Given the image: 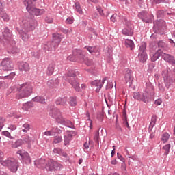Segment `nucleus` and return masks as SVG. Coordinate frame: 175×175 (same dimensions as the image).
<instances>
[{
	"label": "nucleus",
	"instance_id": "39448f33",
	"mask_svg": "<svg viewBox=\"0 0 175 175\" xmlns=\"http://www.w3.org/2000/svg\"><path fill=\"white\" fill-rule=\"evenodd\" d=\"M133 98L139 101L143 102L146 104L150 102V94L148 92H135L133 94Z\"/></svg>",
	"mask_w": 175,
	"mask_h": 175
},
{
	"label": "nucleus",
	"instance_id": "473e14b6",
	"mask_svg": "<svg viewBox=\"0 0 175 175\" xmlns=\"http://www.w3.org/2000/svg\"><path fill=\"white\" fill-rule=\"evenodd\" d=\"M122 33L126 36H131L133 34L132 30H128L126 28L123 29Z\"/></svg>",
	"mask_w": 175,
	"mask_h": 175
},
{
	"label": "nucleus",
	"instance_id": "e433bc0d",
	"mask_svg": "<svg viewBox=\"0 0 175 175\" xmlns=\"http://www.w3.org/2000/svg\"><path fill=\"white\" fill-rule=\"evenodd\" d=\"M170 139V135L167 133H164L162 135L161 141L163 143H166Z\"/></svg>",
	"mask_w": 175,
	"mask_h": 175
},
{
	"label": "nucleus",
	"instance_id": "423d86ee",
	"mask_svg": "<svg viewBox=\"0 0 175 175\" xmlns=\"http://www.w3.org/2000/svg\"><path fill=\"white\" fill-rule=\"evenodd\" d=\"M62 168L63 166L60 163L53 160H49L46 163V169L49 171L60 170Z\"/></svg>",
	"mask_w": 175,
	"mask_h": 175
},
{
	"label": "nucleus",
	"instance_id": "338daca9",
	"mask_svg": "<svg viewBox=\"0 0 175 175\" xmlns=\"http://www.w3.org/2000/svg\"><path fill=\"white\" fill-rule=\"evenodd\" d=\"M53 129H55V135L57 133L59 134L62 133V130L57 127H53Z\"/></svg>",
	"mask_w": 175,
	"mask_h": 175
},
{
	"label": "nucleus",
	"instance_id": "37998d69",
	"mask_svg": "<svg viewBox=\"0 0 175 175\" xmlns=\"http://www.w3.org/2000/svg\"><path fill=\"white\" fill-rule=\"evenodd\" d=\"M138 16L141 18L144 21H145L147 16H148V14L146 12H141L139 13Z\"/></svg>",
	"mask_w": 175,
	"mask_h": 175
},
{
	"label": "nucleus",
	"instance_id": "79ce46f5",
	"mask_svg": "<svg viewBox=\"0 0 175 175\" xmlns=\"http://www.w3.org/2000/svg\"><path fill=\"white\" fill-rule=\"evenodd\" d=\"M15 75L16 74L14 72H11L8 76L2 77L1 79H13Z\"/></svg>",
	"mask_w": 175,
	"mask_h": 175
},
{
	"label": "nucleus",
	"instance_id": "09e8293b",
	"mask_svg": "<svg viewBox=\"0 0 175 175\" xmlns=\"http://www.w3.org/2000/svg\"><path fill=\"white\" fill-rule=\"evenodd\" d=\"M8 129L10 130L11 131H15L17 129V126L16 124H10L8 126Z\"/></svg>",
	"mask_w": 175,
	"mask_h": 175
},
{
	"label": "nucleus",
	"instance_id": "72a5a7b5",
	"mask_svg": "<svg viewBox=\"0 0 175 175\" xmlns=\"http://www.w3.org/2000/svg\"><path fill=\"white\" fill-rule=\"evenodd\" d=\"M71 133H68V135H65L64 137V145L67 146L69 144L70 141L71 140Z\"/></svg>",
	"mask_w": 175,
	"mask_h": 175
},
{
	"label": "nucleus",
	"instance_id": "e2e57ef3",
	"mask_svg": "<svg viewBox=\"0 0 175 175\" xmlns=\"http://www.w3.org/2000/svg\"><path fill=\"white\" fill-rule=\"evenodd\" d=\"M90 141L89 142H85L84 144V149L85 150H88L90 148Z\"/></svg>",
	"mask_w": 175,
	"mask_h": 175
},
{
	"label": "nucleus",
	"instance_id": "2f4dec72",
	"mask_svg": "<svg viewBox=\"0 0 175 175\" xmlns=\"http://www.w3.org/2000/svg\"><path fill=\"white\" fill-rule=\"evenodd\" d=\"M44 135L46 136H55V129L53 128L51 130L44 132Z\"/></svg>",
	"mask_w": 175,
	"mask_h": 175
},
{
	"label": "nucleus",
	"instance_id": "c756f323",
	"mask_svg": "<svg viewBox=\"0 0 175 175\" xmlns=\"http://www.w3.org/2000/svg\"><path fill=\"white\" fill-rule=\"evenodd\" d=\"M75 8L77 12H78L79 14H83V10L81 7L80 6V3L78 2H76L75 3Z\"/></svg>",
	"mask_w": 175,
	"mask_h": 175
},
{
	"label": "nucleus",
	"instance_id": "bb28decb",
	"mask_svg": "<svg viewBox=\"0 0 175 175\" xmlns=\"http://www.w3.org/2000/svg\"><path fill=\"white\" fill-rule=\"evenodd\" d=\"M157 46H158V49H163V50H166L167 48V45L165 42H163V41H159L157 43Z\"/></svg>",
	"mask_w": 175,
	"mask_h": 175
},
{
	"label": "nucleus",
	"instance_id": "a878e982",
	"mask_svg": "<svg viewBox=\"0 0 175 175\" xmlns=\"http://www.w3.org/2000/svg\"><path fill=\"white\" fill-rule=\"evenodd\" d=\"M67 103V98H58L56 100V105H65L66 103Z\"/></svg>",
	"mask_w": 175,
	"mask_h": 175
},
{
	"label": "nucleus",
	"instance_id": "c9c22d12",
	"mask_svg": "<svg viewBox=\"0 0 175 175\" xmlns=\"http://www.w3.org/2000/svg\"><path fill=\"white\" fill-rule=\"evenodd\" d=\"M165 24H166L165 21H164L162 19H160V20L156 21V23H155V25L158 26L159 27H165Z\"/></svg>",
	"mask_w": 175,
	"mask_h": 175
},
{
	"label": "nucleus",
	"instance_id": "1a4fd4ad",
	"mask_svg": "<svg viewBox=\"0 0 175 175\" xmlns=\"http://www.w3.org/2000/svg\"><path fill=\"white\" fill-rule=\"evenodd\" d=\"M1 68L4 71H10L13 70L12 64L9 58H5L1 62Z\"/></svg>",
	"mask_w": 175,
	"mask_h": 175
},
{
	"label": "nucleus",
	"instance_id": "f03ea898",
	"mask_svg": "<svg viewBox=\"0 0 175 175\" xmlns=\"http://www.w3.org/2000/svg\"><path fill=\"white\" fill-rule=\"evenodd\" d=\"M14 87L16 88L18 91V93L16 95V98L17 100L28 98L33 93V86L29 83H25Z\"/></svg>",
	"mask_w": 175,
	"mask_h": 175
},
{
	"label": "nucleus",
	"instance_id": "4c0bfd02",
	"mask_svg": "<svg viewBox=\"0 0 175 175\" xmlns=\"http://www.w3.org/2000/svg\"><path fill=\"white\" fill-rule=\"evenodd\" d=\"M37 0H27V1H24V5L25 6L27 7V6H33V3L35 2H36Z\"/></svg>",
	"mask_w": 175,
	"mask_h": 175
},
{
	"label": "nucleus",
	"instance_id": "7ed1b4c3",
	"mask_svg": "<svg viewBox=\"0 0 175 175\" xmlns=\"http://www.w3.org/2000/svg\"><path fill=\"white\" fill-rule=\"evenodd\" d=\"M3 166L8 167L12 172H16L19 167L17 160L13 158H8L1 163Z\"/></svg>",
	"mask_w": 175,
	"mask_h": 175
},
{
	"label": "nucleus",
	"instance_id": "6e6552de",
	"mask_svg": "<svg viewBox=\"0 0 175 175\" xmlns=\"http://www.w3.org/2000/svg\"><path fill=\"white\" fill-rule=\"evenodd\" d=\"M146 47L147 45L146 43H143L139 47V59L142 62L147 61Z\"/></svg>",
	"mask_w": 175,
	"mask_h": 175
},
{
	"label": "nucleus",
	"instance_id": "0e129e2a",
	"mask_svg": "<svg viewBox=\"0 0 175 175\" xmlns=\"http://www.w3.org/2000/svg\"><path fill=\"white\" fill-rule=\"evenodd\" d=\"M67 59L71 62L75 61V57L72 55H70V56H68Z\"/></svg>",
	"mask_w": 175,
	"mask_h": 175
},
{
	"label": "nucleus",
	"instance_id": "393cba45",
	"mask_svg": "<svg viewBox=\"0 0 175 175\" xmlns=\"http://www.w3.org/2000/svg\"><path fill=\"white\" fill-rule=\"evenodd\" d=\"M0 17L4 22H8L10 20V16L6 12H1Z\"/></svg>",
	"mask_w": 175,
	"mask_h": 175
},
{
	"label": "nucleus",
	"instance_id": "b1692460",
	"mask_svg": "<svg viewBox=\"0 0 175 175\" xmlns=\"http://www.w3.org/2000/svg\"><path fill=\"white\" fill-rule=\"evenodd\" d=\"M32 100H33V102L39 103L41 104L46 103V99H44V98L41 97V96H36L35 98H33L32 99Z\"/></svg>",
	"mask_w": 175,
	"mask_h": 175
},
{
	"label": "nucleus",
	"instance_id": "4be33fe9",
	"mask_svg": "<svg viewBox=\"0 0 175 175\" xmlns=\"http://www.w3.org/2000/svg\"><path fill=\"white\" fill-rule=\"evenodd\" d=\"M24 144V141L23 139H16V141H14V142H12V147L14 148H17L18 147H21Z\"/></svg>",
	"mask_w": 175,
	"mask_h": 175
},
{
	"label": "nucleus",
	"instance_id": "20e7f679",
	"mask_svg": "<svg viewBox=\"0 0 175 175\" xmlns=\"http://www.w3.org/2000/svg\"><path fill=\"white\" fill-rule=\"evenodd\" d=\"M162 53L163 52L161 49H157V45H154V44H150V57L152 62L157 61Z\"/></svg>",
	"mask_w": 175,
	"mask_h": 175
},
{
	"label": "nucleus",
	"instance_id": "412c9836",
	"mask_svg": "<svg viewBox=\"0 0 175 175\" xmlns=\"http://www.w3.org/2000/svg\"><path fill=\"white\" fill-rule=\"evenodd\" d=\"M124 44H125L126 47L129 48L130 50H133L135 47V45L133 41L131 40H129V39L125 40Z\"/></svg>",
	"mask_w": 175,
	"mask_h": 175
},
{
	"label": "nucleus",
	"instance_id": "49530a36",
	"mask_svg": "<svg viewBox=\"0 0 175 175\" xmlns=\"http://www.w3.org/2000/svg\"><path fill=\"white\" fill-rule=\"evenodd\" d=\"M94 139L96 142L98 143V142H99V131H96L94 132Z\"/></svg>",
	"mask_w": 175,
	"mask_h": 175
},
{
	"label": "nucleus",
	"instance_id": "dca6fc26",
	"mask_svg": "<svg viewBox=\"0 0 175 175\" xmlns=\"http://www.w3.org/2000/svg\"><path fill=\"white\" fill-rule=\"evenodd\" d=\"M61 114L60 111L58 109L54 107H50L49 109V115L52 116L53 118H57Z\"/></svg>",
	"mask_w": 175,
	"mask_h": 175
},
{
	"label": "nucleus",
	"instance_id": "7c9ffc66",
	"mask_svg": "<svg viewBox=\"0 0 175 175\" xmlns=\"http://www.w3.org/2000/svg\"><path fill=\"white\" fill-rule=\"evenodd\" d=\"M1 135L3 136L6 137L7 138L10 139H13L14 137H12V135H11L10 132H9L8 131H3L1 132Z\"/></svg>",
	"mask_w": 175,
	"mask_h": 175
},
{
	"label": "nucleus",
	"instance_id": "052dcab7",
	"mask_svg": "<svg viewBox=\"0 0 175 175\" xmlns=\"http://www.w3.org/2000/svg\"><path fill=\"white\" fill-rule=\"evenodd\" d=\"M77 52L78 54H79L80 55H82V56H85L86 55L85 51H81L80 49H78V50H77Z\"/></svg>",
	"mask_w": 175,
	"mask_h": 175
},
{
	"label": "nucleus",
	"instance_id": "a19ab883",
	"mask_svg": "<svg viewBox=\"0 0 175 175\" xmlns=\"http://www.w3.org/2000/svg\"><path fill=\"white\" fill-rule=\"evenodd\" d=\"M170 144H167L165 146H163V149L165 150L164 154L167 155L170 152Z\"/></svg>",
	"mask_w": 175,
	"mask_h": 175
},
{
	"label": "nucleus",
	"instance_id": "5fc2aeb1",
	"mask_svg": "<svg viewBox=\"0 0 175 175\" xmlns=\"http://www.w3.org/2000/svg\"><path fill=\"white\" fill-rule=\"evenodd\" d=\"M74 22V18L72 17H68L66 20V24H69L71 25Z\"/></svg>",
	"mask_w": 175,
	"mask_h": 175
},
{
	"label": "nucleus",
	"instance_id": "f8f14e48",
	"mask_svg": "<svg viewBox=\"0 0 175 175\" xmlns=\"http://www.w3.org/2000/svg\"><path fill=\"white\" fill-rule=\"evenodd\" d=\"M68 75V79L69 80L70 84L72 85V87L75 88V90H76V91H79L80 87H79V85L77 83L76 79L75 78V75L74 73H72V75H71L70 72H69Z\"/></svg>",
	"mask_w": 175,
	"mask_h": 175
},
{
	"label": "nucleus",
	"instance_id": "680f3d73",
	"mask_svg": "<svg viewBox=\"0 0 175 175\" xmlns=\"http://www.w3.org/2000/svg\"><path fill=\"white\" fill-rule=\"evenodd\" d=\"M45 21L47 23L51 24V23H53V18H51V17H46Z\"/></svg>",
	"mask_w": 175,
	"mask_h": 175
},
{
	"label": "nucleus",
	"instance_id": "c03bdc74",
	"mask_svg": "<svg viewBox=\"0 0 175 175\" xmlns=\"http://www.w3.org/2000/svg\"><path fill=\"white\" fill-rule=\"evenodd\" d=\"M70 105L71 107H75L77 105L76 98L74 97L70 98Z\"/></svg>",
	"mask_w": 175,
	"mask_h": 175
},
{
	"label": "nucleus",
	"instance_id": "69168bd1",
	"mask_svg": "<svg viewBox=\"0 0 175 175\" xmlns=\"http://www.w3.org/2000/svg\"><path fill=\"white\" fill-rule=\"evenodd\" d=\"M118 158L122 162L125 161V159L120 154H117Z\"/></svg>",
	"mask_w": 175,
	"mask_h": 175
},
{
	"label": "nucleus",
	"instance_id": "aec40b11",
	"mask_svg": "<svg viewBox=\"0 0 175 175\" xmlns=\"http://www.w3.org/2000/svg\"><path fill=\"white\" fill-rule=\"evenodd\" d=\"M46 160L41 159L40 160L35 161V165L37 166V167H45L46 168Z\"/></svg>",
	"mask_w": 175,
	"mask_h": 175
},
{
	"label": "nucleus",
	"instance_id": "13d9d810",
	"mask_svg": "<svg viewBox=\"0 0 175 175\" xmlns=\"http://www.w3.org/2000/svg\"><path fill=\"white\" fill-rule=\"evenodd\" d=\"M87 125L90 126V129H92L93 125H92V121L90 120V118L87 120Z\"/></svg>",
	"mask_w": 175,
	"mask_h": 175
},
{
	"label": "nucleus",
	"instance_id": "4468645a",
	"mask_svg": "<svg viewBox=\"0 0 175 175\" xmlns=\"http://www.w3.org/2000/svg\"><path fill=\"white\" fill-rule=\"evenodd\" d=\"M125 82L131 85L133 81V72L131 70H126L124 75Z\"/></svg>",
	"mask_w": 175,
	"mask_h": 175
},
{
	"label": "nucleus",
	"instance_id": "603ef678",
	"mask_svg": "<svg viewBox=\"0 0 175 175\" xmlns=\"http://www.w3.org/2000/svg\"><path fill=\"white\" fill-rule=\"evenodd\" d=\"M118 18V16L116 14H113L111 18H110V20L113 22V23H115L117 19Z\"/></svg>",
	"mask_w": 175,
	"mask_h": 175
},
{
	"label": "nucleus",
	"instance_id": "a211bd4d",
	"mask_svg": "<svg viewBox=\"0 0 175 175\" xmlns=\"http://www.w3.org/2000/svg\"><path fill=\"white\" fill-rule=\"evenodd\" d=\"M19 69L21 71H25V72L29 71L30 70L29 64L27 62H22L19 63Z\"/></svg>",
	"mask_w": 175,
	"mask_h": 175
},
{
	"label": "nucleus",
	"instance_id": "3c124183",
	"mask_svg": "<svg viewBox=\"0 0 175 175\" xmlns=\"http://www.w3.org/2000/svg\"><path fill=\"white\" fill-rule=\"evenodd\" d=\"M62 137H55L53 143L58 144L62 142Z\"/></svg>",
	"mask_w": 175,
	"mask_h": 175
},
{
	"label": "nucleus",
	"instance_id": "774afa93",
	"mask_svg": "<svg viewBox=\"0 0 175 175\" xmlns=\"http://www.w3.org/2000/svg\"><path fill=\"white\" fill-rule=\"evenodd\" d=\"M162 103V100H161V99H157V100H156L155 101H154V104L155 105H158V106H159V105H161V104Z\"/></svg>",
	"mask_w": 175,
	"mask_h": 175
},
{
	"label": "nucleus",
	"instance_id": "f257e3e1",
	"mask_svg": "<svg viewBox=\"0 0 175 175\" xmlns=\"http://www.w3.org/2000/svg\"><path fill=\"white\" fill-rule=\"evenodd\" d=\"M36 25L37 22L33 18L27 16L23 18L22 21L21 30L19 31L23 40H28L29 36L27 34V32L35 30Z\"/></svg>",
	"mask_w": 175,
	"mask_h": 175
},
{
	"label": "nucleus",
	"instance_id": "cd10ccee",
	"mask_svg": "<svg viewBox=\"0 0 175 175\" xmlns=\"http://www.w3.org/2000/svg\"><path fill=\"white\" fill-rule=\"evenodd\" d=\"M85 49L91 54L96 53L98 52V49L96 46H85Z\"/></svg>",
	"mask_w": 175,
	"mask_h": 175
},
{
	"label": "nucleus",
	"instance_id": "9d476101",
	"mask_svg": "<svg viewBox=\"0 0 175 175\" xmlns=\"http://www.w3.org/2000/svg\"><path fill=\"white\" fill-rule=\"evenodd\" d=\"M16 154H18L22 159L23 161L26 163H31V159L29 154L24 150H20L17 151Z\"/></svg>",
	"mask_w": 175,
	"mask_h": 175
},
{
	"label": "nucleus",
	"instance_id": "9b49d317",
	"mask_svg": "<svg viewBox=\"0 0 175 175\" xmlns=\"http://www.w3.org/2000/svg\"><path fill=\"white\" fill-rule=\"evenodd\" d=\"M162 76L163 77L165 86L167 87V88H169L170 85H171V84H172L174 81L171 77L168 76V70L167 69H165L162 72Z\"/></svg>",
	"mask_w": 175,
	"mask_h": 175
},
{
	"label": "nucleus",
	"instance_id": "864d4df0",
	"mask_svg": "<svg viewBox=\"0 0 175 175\" xmlns=\"http://www.w3.org/2000/svg\"><path fill=\"white\" fill-rule=\"evenodd\" d=\"M5 122V119L3 118H0V131H1L3 127V123Z\"/></svg>",
	"mask_w": 175,
	"mask_h": 175
},
{
	"label": "nucleus",
	"instance_id": "de8ad7c7",
	"mask_svg": "<svg viewBox=\"0 0 175 175\" xmlns=\"http://www.w3.org/2000/svg\"><path fill=\"white\" fill-rule=\"evenodd\" d=\"M96 9L97 10V12H98V14H100V16H104L105 14L103 12V10L101 8V7L97 6V7H96Z\"/></svg>",
	"mask_w": 175,
	"mask_h": 175
},
{
	"label": "nucleus",
	"instance_id": "4d7b16f0",
	"mask_svg": "<svg viewBox=\"0 0 175 175\" xmlns=\"http://www.w3.org/2000/svg\"><path fill=\"white\" fill-rule=\"evenodd\" d=\"M53 152L55 154H62V150L60 148H55L53 150Z\"/></svg>",
	"mask_w": 175,
	"mask_h": 175
},
{
	"label": "nucleus",
	"instance_id": "ddd939ff",
	"mask_svg": "<svg viewBox=\"0 0 175 175\" xmlns=\"http://www.w3.org/2000/svg\"><path fill=\"white\" fill-rule=\"evenodd\" d=\"M53 40L51 43V46L54 48H57L59 43L62 41V39L63 38L61 34H58V33H55V34H53Z\"/></svg>",
	"mask_w": 175,
	"mask_h": 175
},
{
	"label": "nucleus",
	"instance_id": "2eb2a0df",
	"mask_svg": "<svg viewBox=\"0 0 175 175\" xmlns=\"http://www.w3.org/2000/svg\"><path fill=\"white\" fill-rule=\"evenodd\" d=\"M107 78L103 79V80H96L92 82V85H95L97 87V89H96V92L98 93L99 91H100L103 84H105V81H106Z\"/></svg>",
	"mask_w": 175,
	"mask_h": 175
},
{
	"label": "nucleus",
	"instance_id": "6e6d98bb",
	"mask_svg": "<svg viewBox=\"0 0 175 175\" xmlns=\"http://www.w3.org/2000/svg\"><path fill=\"white\" fill-rule=\"evenodd\" d=\"M29 109V104L28 103L23 105L22 106L23 110L27 111Z\"/></svg>",
	"mask_w": 175,
	"mask_h": 175
},
{
	"label": "nucleus",
	"instance_id": "5701e85b",
	"mask_svg": "<svg viewBox=\"0 0 175 175\" xmlns=\"http://www.w3.org/2000/svg\"><path fill=\"white\" fill-rule=\"evenodd\" d=\"M54 68H55V64L53 62L49 64V65L48 66V68H47L46 74L48 75H53V73L54 72Z\"/></svg>",
	"mask_w": 175,
	"mask_h": 175
},
{
	"label": "nucleus",
	"instance_id": "f3484780",
	"mask_svg": "<svg viewBox=\"0 0 175 175\" xmlns=\"http://www.w3.org/2000/svg\"><path fill=\"white\" fill-rule=\"evenodd\" d=\"M162 56L165 62L170 63L172 65L175 66V59L173 56H171L170 55L165 53H164Z\"/></svg>",
	"mask_w": 175,
	"mask_h": 175
},
{
	"label": "nucleus",
	"instance_id": "ea45409f",
	"mask_svg": "<svg viewBox=\"0 0 175 175\" xmlns=\"http://www.w3.org/2000/svg\"><path fill=\"white\" fill-rule=\"evenodd\" d=\"M23 142V143L25 142L27 144H30L32 142V138H31V137H29V135H26L25 137H24Z\"/></svg>",
	"mask_w": 175,
	"mask_h": 175
},
{
	"label": "nucleus",
	"instance_id": "c85d7f7f",
	"mask_svg": "<svg viewBox=\"0 0 175 175\" xmlns=\"http://www.w3.org/2000/svg\"><path fill=\"white\" fill-rule=\"evenodd\" d=\"M123 124L124 126H126L129 129H131V126L128 122V120H127V115H126V112H124L123 113Z\"/></svg>",
	"mask_w": 175,
	"mask_h": 175
},
{
	"label": "nucleus",
	"instance_id": "8fccbe9b",
	"mask_svg": "<svg viewBox=\"0 0 175 175\" xmlns=\"http://www.w3.org/2000/svg\"><path fill=\"white\" fill-rule=\"evenodd\" d=\"M156 122H157V116H152V122H150V126H152V127H154Z\"/></svg>",
	"mask_w": 175,
	"mask_h": 175
},
{
	"label": "nucleus",
	"instance_id": "58836bf2",
	"mask_svg": "<svg viewBox=\"0 0 175 175\" xmlns=\"http://www.w3.org/2000/svg\"><path fill=\"white\" fill-rule=\"evenodd\" d=\"M30 130V125L29 124H24L22 126V131L23 133H27Z\"/></svg>",
	"mask_w": 175,
	"mask_h": 175
},
{
	"label": "nucleus",
	"instance_id": "6ab92c4d",
	"mask_svg": "<svg viewBox=\"0 0 175 175\" xmlns=\"http://www.w3.org/2000/svg\"><path fill=\"white\" fill-rule=\"evenodd\" d=\"M2 34H3V38L5 40L8 41L11 39L12 33H10L9 29L8 28L5 29Z\"/></svg>",
	"mask_w": 175,
	"mask_h": 175
},
{
	"label": "nucleus",
	"instance_id": "f704fd0d",
	"mask_svg": "<svg viewBox=\"0 0 175 175\" xmlns=\"http://www.w3.org/2000/svg\"><path fill=\"white\" fill-rule=\"evenodd\" d=\"M55 119H56V121L57 122V123L63 124V125H64V124L65 122V120H66V119H64L62 116L61 113L59 115V116L56 117Z\"/></svg>",
	"mask_w": 175,
	"mask_h": 175
},
{
	"label": "nucleus",
	"instance_id": "bf43d9fd",
	"mask_svg": "<svg viewBox=\"0 0 175 175\" xmlns=\"http://www.w3.org/2000/svg\"><path fill=\"white\" fill-rule=\"evenodd\" d=\"M153 4H160L164 3V0H151Z\"/></svg>",
	"mask_w": 175,
	"mask_h": 175
},
{
	"label": "nucleus",
	"instance_id": "0eeeda50",
	"mask_svg": "<svg viewBox=\"0 0 175 175\" xmlns=\"http://www.w3.org/2000/svg\"><path fill=\"white\" fill-rule=\"evenodd\" d=\"M26 10L30 14L36 16H41L45 12L44 9H38L35 5H27Z\"/></svg>",
	"mask_w": 175,
	"mask_h": 175
},
{
	"label": "nucleus",
	"instance_id": "a18cd8bd",
	"mask_svg": "<svg viewBox=\"0 0 175 175\" xmlns=\"http://www.w3.org/2000/svg\"><path fill=\"white\" fill-rule=\"evenodd\" d=\"M63 125H65L69 128H72V126H73L72 122L71 121H70L68 120H66V119H65V122L63 124Z\"/></svg>",
	"mask_w": 175,
	"mask_h": 175
}]
</instances>
